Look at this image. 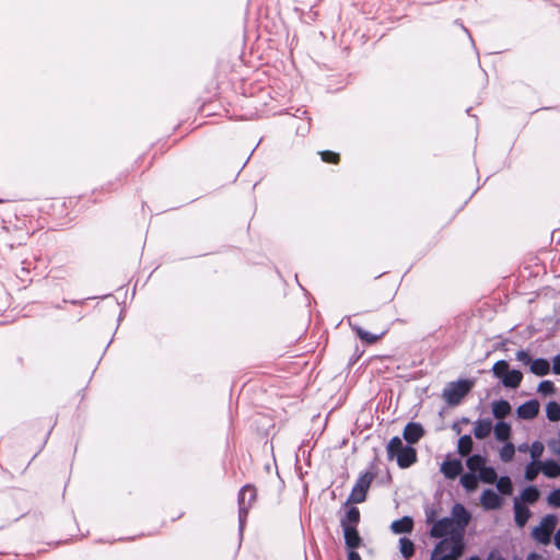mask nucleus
<instances>
[{
	"label": "nucleus",
	"mask_w": 560,
	"mask_h": 560,
	"mask_svg": "<svg viewBox=\"0 0 560 560\" xmlns=\"http://www.w3.org/2000/svg\"><path fill=\"white\" fill-rule=\"evenodd\" d=\"M399 550L406 559H409L413 556L415 545L410 539H408L406 537L400 538L399 539Z\"/></svg>",
	"instance_id": "26"
},
{
	"label": "nucleus",
	"mask_w": 560,
	"mask_h": 560,
	"mask_svg": "<svg viewBox=\"0 0 560 560\" xmlns=\"http://www.w3.org/2000/svg\"><path fill=\"white\" fill-rule=\"evenodd\" d=\"M478 480H480L479 476L477 477L475 474L471 472L464 474L460 477L462 486L469 492H472L478 488Z\"/></svg>",
	"instance_id": "23"
},
{
	"label": "nucleus",
	"mask_w": 560,
	"mask_h": 560,
	"mask_svg": "<svg viewBox=\"0 0 560 560\" xmlns=\"http://www.w3.org/2000/svg\"><path fill=\"white\" fill-rule=\"evenodd\" d=\"M480 503L486 510H497L501 508L503 500L497 492L488 489L482 492Z\"/></svg>",
	"instance_id": "9"
},
{
	"label": "nucleus",
	"mask_w": 560,
	"mask_h": 560,
	"mask_svg": "<svg viewBox=\"0 0 560 560\" xmlns=\"http://www.w3.org/2000/svg\"><path fill=\"white\" fill-rule=\"evenodd\" d=\"M550 364L546 359H536L530 362V372L538 376L547 375Z\"/></svg>",
	"instance_id": "22"
},
{
	"label": "nucleus",
	"mask_w": 560,
	"mask_h": 560,
	"mask_svg": "<svg viewBox=\"0 0 560 560\" xmlns=\"http://www.w3.org/2000/svg\"><path fill=\"white\" fill-rule=\"evenodd\" d=\"M527 450L529 451V447H528L527 444H522V445L518 446V451L520 452H526Z\"/></svg>",
	"instance_id": "43"
},
{
	"label": "nucleus",
	"mask_w": 560,
	"mask_h": 560,
	"mask_svg": "<svg viewBox=\"0 0 560 560\" xmlns=\"http://www.w3.org/2000/svg\"><path fill=\"white\" fill-rule=\"evenodd\" d=\"M424 434V430L419 423L410 422L408 423L402 432L404 439L410 443H417Z\"/></svg>",
	"instance_id": "11"
},
{
	"label": "nucleus",
	"mask_w": 560,
	"mask_h": 560,
	"mask_svg": "<svg viewBox=\"0 0 560 560\" xmlns=\"http://www.w3.org/2000/svg\"><path fill=\"white\" fill-rule=\"evenodd\" d=\"M522 500L527 503H535L539 498V491L536 487H528L524 489L521 495Z\"/></svg>",
	"instance_id": "28"
},
{
	"label": "nucleus",
	"mask_w": 560,
	"mask_h": 560,
	"mask_svg": "<svg viewBox=\"0 0 560 560\" xmlns=\"http://www.w3.org/2000/svg\"><path fill=\"white\" fill-rule=\"evenodd\" d=\"M464 552V541L441 540L434 548L431 560H458Z\"/></svg>",
	"instance_id": "2"
},
{
	"label": "nucleus",
	"mask_w": 560,
	"mask_h": 560,
	"mask_svg": "<svg viewBox=\"0 0 560 560\" xmlns=\"http://www.w3.org/2000/svg\"><path fill=\"white\" fill-rule=\"evenodd\" d=\"M516 359L518 361H521V362H523L525 364H529V365H530V362L533 361V360H530L529 354L526 351H523V350L516 352Z\"/></svg>",
	"instance_id": "38"
},
{
	"label": "nucleus",
	"mask_w": 560,
	"mask_h": 560,
	"mask_svg": "<svg viewBox=\"0 0 560 560\" xmlns=\"http://www.w3.org/2000/svg\"><path fill=\"white\" fill-rule=\"evenodd\" d=\"M555 390H556V388L551 381H542L538 385V393L544 396L552 395L555 393Z\"/></svg>",
	"instance_id": "34"
},
{
	"label": "nucleus",
	"mask_w": 560,
	"mask_h": 560,
	"mask_svg": "<svg viewBox=\"0 0 560 560\" xmlns=\"http://www.w3.org/2000/svg\"><path fill=\"white\" fill-rule=\"evenodd\" d=\"M462 470H463V465H462L460 460H458V459L445 460L441 465L442 474L448 479L456 478L457 476L460 475Z\"/></svg>",
	"instance_id": "14"
},
{
	"label": "nucleus",
	"mask_w": 560,
	"mask_h": 560,
	"mask_svg": "<svg viewBox=\"0 0 560 560\" xmlns=\"http://www.w3.org/2000/svg\"><path fill=\"white\" fill-rule=\"evenodd\" d=\"M547 502L551 506L560 508V489L550 492Z\"/></svg>",
	"instance_id": "36"
},
{
	"label": "nucleus",
	"mask_w": 560,
	"mask_h": 560,
	"mask_svg": "<svg viewBox=\"0 0 560 560\" xmlns=\"http://www.w3.org/2000/svg\"><path fill=\"white\" fill-rule=\"evenodd\" d=\"M360 520V512L357 508H351L348 512H347V516H346V520H343L341 522L342 523H347V524H350L352 526L355 527V524L359 522Z\"/></svg>",
	"instance_id": "33"
},
{
	"label": "nucleus",
	"mask_w": 560,
	"mask_h": 560,
	"mask_svg": "<svg viewBox=\"0 0 560 560\" xmlns=\"http://www.w3.org/2000/svg\"><path fill=\"white\" fill-rule=\"evenodd\" d=\"M539 404L536 400H529L521 405L516 412L521 419H533L538 415Z\"/></svg>",
	"instance_id": "15"
},
{
	"label": "nucleus",
	"mask_w": 560,
	"mask_h": 560,
	"mask_svg": "<svg viewBox=\"0 0 560 560\" xmlns=\"http://www.w3.org/2000/svg\"><path fill=\"white\" fill-rule=\"evenodd\" d=\"M555 545L558 549H560V528L558 529V532L555 535Z\"/></svg>",
	"instance_id": "42"
},
{
	"label": "nucleus",
	"mask_w": 560,
	"mask_h": 560,
	"mask_svg": "<svg viewBox=\"0 0 560 560\" xmlns=\"http://www.w3.org/2000/svg\"><path fill=\"white\" fill-rule=\"evenodd\" d=\"M255 500H256L255 488H253L250 486H245L241 490L240 497H238L241 517L246 515L248 508L253 504V502Z\"/></svg>",
	"instance_id": "8"
},
{
	"label": "nucleus",
	"mask_w": 560,
	"mask_h": 560,
	"mask_svg": "<svg viewBox=\"0 0 560 560\" xmlns=\"http://www.w3.org/2000/svg\"><path fill=\"white\" fill-rule=\"evenodd\" d=\"M486 464L487 459L481 455H472L466 460V466L471 474L478 472L479 479L485 483H494L497 472L492 467Z\"/></svg>",
	"instance_id": "4"
},
{
	"label": "nucleus",
	"mask_w": 560,
	"mask_h": 560,
	"mask_svg": "<svg viewBox=\"0 0 560 560\" xmlns=\"http://www.w3.org/2000/svg\"><path fill=\"white\" fill-rule=\"evenodd\" d=\"M413 528V521L409 516H404L400 520L394 521L390 529L395 534L410 533Z\"/></svg>",
	"instance_id": "17"
},
{
	"label": "nucleus",
	"mask_w": 560,
	"mask_h": 560,
	"mask_svg": "<svg viewBox=\"0 0 560 560\" xmlns=\"http://www.w3.org/2000/svg\"><path fill=\"white\" fill-rule=\"evenodd\" d=\"M322 159L326 163H338L339 154L331 151H323L320 152Z\"/></svg>",
	"instance_id": "37"
},
{
	"label": "nucleus",
	"mask_w": 560,
	"mask_h": 560,
	"mask_svg": "<svg viewBox=\"0 0 560 560\" xmlns=\"http://www.w3.org/2000/svg\"><path fill=\"white\" fill-rule=\"evenodd\" d=\"M453 521H456V524L465 532V527L468 525L470 521L469 512L462 504H455L452 510Z\"/></svg>",
	"instance_id": "13"
},
{
	"label": "nucleus",
	"mask_w": 560,
	"mask_h": 560,
	"mask_svg": "<svg viewBox=\"0 0 560 560\" xmlns=\"http://www.w3.org/2000/svg\"><path fill=\"white\" fill-rule=\"evenodd\" d=\"M497 481V488L502 494H511L513 491V486L511 479L509 477H501Z\"/></svg>",
	"instance_id": "30"
},
{
	"label": "nucleus",
	"mask_w": 560,
	"mask_h": 560,
	"mask_svg": "<svg viewBox=\"0 0 560 560\" xmlns=\"http://www.w3.org/2000/svg\"><path fill=\"white\" fill-rule=\"evenodd\" d=\"M487 560H505L499 552L492 551Z\"/></svg>",
	"instance_id": "40"
},
{
	"label": "nucleus",
	"mask_w": 560,
	"mask_h": 560,
	"mask_svg": "<svg viewBox=\"0 0 560 560\" xmlns=\"http://www.w3.org/2000/svg\"><path fill=\"white\" fill-rule=\"evenodd\" d=\"M359 337L363 340V341H366L369 343H373L375 341H377L380 339V336L378 335H374V334H371L369 331H365L363 330L362 328L360 327H357L355 328Z\"/></svg>",
	"instance_id": "35"
},
{
	"label": "nucleus",
	"mask_w": 560,
	"mask_h": 560,
	"mask_svg": "<svg viewBox=\"0 0 560 560\" xmlns=\"http://www.w3.org/2000/svg\"><path fill=\"white\" fill-rule=\"evenodd\" d=\"M405 446L402 445V441L400 440V438L398 436H395L393 438L388 445H387V454L389 456V458H394L396 457V455L400 452V450H402Z\"/></svg>",
	"instance_id": "27"
},
{
	"label": "nucleus",
	"mask_w": 560,
	"mask_h": 560,
	"mask_svg": "<svg viewBox=\"0 0 560 560\" xmlns=\"http://www.w3.org/2000/svg\"><path fill=\"white\" fill-rule=\"evenodd\" d=\"M537 558H538V556H536V555H530V556L528 557V560H537Z\"/></svg>",
	"instance_id": "44"
},
{
	"label": "nucleus",
	"mask_w": 560,
	"mask_h": 560,
	"mask_svg": "<svg viewBox=\"0 0 560 560\" xmlns=\"http://www.w3.org/2000/svg\"><path fill=\"white\" fill-rule=\"evenodd\" d=\"M515 454V447L511 442H504V445L499 450V457L502 462H511Z\"/></svg>",
	"instance_id": "25"
},
{
	"label": "nucleus",
	"mask_w": 560,
	"mask_h": 560,
	"mask_svg": "<svg viewBox=\"0 0 560 560\" xmlns=\"http://www.w3.org/2000/svg\"><path fill=\"white\" fill-rule=\"evenodd\" d=\"M491 431H492V423L490 420L481 419V420H477L474 423V435L479 440L487 438Z\"/></svg>",
	"instance_id": "18"
},
{
	"label": "nucleus",
	"mask_w": 560,
	"mask_h": 560,
	"mask_svg": "<svg viewBox=\"0 0 560 560\" xmlns=\"http://www.w3.org/2000/svg\"><path fill=\"white\" fill-rule=\"evenodd\" d=\"M546 413L550 421L560 420V405L556 401H550L546 407Z\"/></svg>",
	"instance_id": "29"
},
{
	"label": "nucleus",
	"mask_w": 560,
	"mask_h": 560,
	"mask_svg": "<svg viewBox=\"0 0 560 560\" xmlns=\"http://www.w3.org/2000/svg\"><path fill=\"white\" fill-rule=\"evenodd\" d=\"M539 471H541L540 463L532 462L529 465H527V467L525 469V478L528 481H533L537 477Z\"/></svg>",
	"instance_id": "31"
},
{
	"label": "nucleus",
	"mask_w": 560,
	"mask_h": 560,
	"mask_svg": "<svg viewBox=\"0 0 560 560\" xmlns=\"http://www.w3.org/2000/svg\"><path fill=\"white\" fill-rule=\"evenodd\" d=\"M472 439L470 435H463L459 438L457 443V452L462 456L468 455L472 450Z\"/></svg>",
	"instance_id": "24"
},
{
	"label": "nucleus",
	"mask_w": 560,
	"mask_h": 560,
	"mask_svg": "<svg viewBox=\"0 0 560 560\" xmlns=\"http://www.w3.org/2000/svg\"><path fill=\"white\" fill-rule=\"evenodd\" d=\"M348 560H362L359 553H357L354 550H350L348 553Z\"/></svg>",
	"instance_id": "41"
},
{
	"label": "nucleus",
	"mask_w": 560,
	"mask_h": 560,
	"mask_svg": "<svg viewBox=\"0 0 560 560\" xmlns=\"http://www.w3.org/2000/svg\"><path fill=\"white\" fill-rule=\"evenodd\" d=\"M469 560H481L479 557H470Z\"/></svg>",
	"instance_id": "45"
},
{
	"label": "nucleus",
	"mask_w": 560,
	"mask_h": 560,
	"mask_svg": "<svg viewBox=\"0 0 560 560\" xmlns=\"http://www.w3.org/2000/svg\"><path fill=\"white\" fill-rule=\"evenodd\" d=\"M397 464L401 468H407L411 466L417 460L416 450L411 446H405L400 452L396 455Z\"/></svg>",
	"instance_id": "12"
},
{
	"label": "nucleus",
	"mask_w": 560,
	"mask_h": 560,
	"mask_svg": "<svg viewBox=\"0 0 560 560\" xmlns=\"http://www.w3.org/2000/svg\"><path fill=\"white\" fill-rule=\"evenodd\" d=\"M541 472L548 478L560 476V465L556 460H546L540 463Z\"/></svg>",
	"instance_id": "21"
},
{
	"label": "nucleus",
	"mask_w": 560,
	"mask_h": 560,
	"mask_svg": "<svg viewBox=\"0 0 560 560\" xmlns=\"http://www.w3.org/2000/svg\"><path fill=\"white\" fill-rule=\"evenodd\" d=\"M557 526V517L555 515L545 516L539 525L533 528V537L536 541L542 545L550 542L552 532Z\"/></svg>",
	"instance_id": "6"
},
{
	"label": "nucleus",
	"mask_w": 560,
	"mask_h": 560,
	"mask_svg": "<svg viewBox=\"0 0 560 560\" xmlns=\"http://www.w3.org/2000/svg\"><path fill=\"white\" fill-rule=\"evenodd\" d=\"M491 409H492V415L497 419H504L512 411V407H511L510 402L506 400H503V399L493 401L491 404Z\"/></svg>",
	"instance_id": "16"
},
{
	"label": "nucleus",
	"mask_w": 560,
	"mask_h": 560,
	"mask_svg": "<svg viewBox=\"0 0 560 560\" xmlns=\"http://www.w3.org/2000/svg\"><path fill=\"white\" fill-rule=\"evenodd\" d=\"M492 372L505 387L516 388L523 380V374L517 370H510L509 363L504 360L495 362Z\"/></svg>",
	"instance_id": "3"
},
{
	"label": "nucleus",
	"mask_w": 560,
	"mask_h": 560,
	"mask_svg": "<svg viewBox=\"0 0 560 560\" xmlns=\"http://www.w3.org/2000/svg\"><path fill=\"white\" fill-rule=\"evenodd\" d=\"M494 436L500 442H508L511 438L512 428L509 423L504 421H499L494 427H492Z\"/></svg>",
	"instance_id": "19"
},
{
	"label": "nucleus",
	"mask_w": 560,
	"mask_h": 560,
	"mask_svg": "<svg viewBox=\"0 0 560 560\" xmlns=\"http://www.w3.org/2000/svg\"><path fill=\"white\" fill-rule=\"evenodd\" d=\"M515 522L520 527H523L530 516L529 510L521 504L517 499L514 502Z\"/></svg>",
	"instance_id": "20"
},
{
	"label": "nucleus",
	"mask_w": 560,
	"mask_h": 560,
	"mask_svg": "<svg viewBox=\"0 0 560 560\" xmlns=\"http://www.w3.org/2000/svg\"><path fill=\"white\" fill-rule=\"evenodd\" d=\"M544 444L539 441L534 442L529 447V454L533 459V462H537V459L542 455L544 453Z\"/></svg>",
	"instance_id": "32"
},
{
	"label": "nucleus",
	"mask_w": 560,
	"mask_h": 560,
	"mask_svg": "<svg viewBox=\"0 0 560 560\" xmlns=\"http://www.w3.org/2000/svg\"><path fill=\"white\" fill-rule=\"evenodd\" d=\"M474 386L472 381L464 380L448 384L443 390V397L450 405H456Z\"/></svg>",
	"instance_id": "5"
},
{
	"label": "nucleus",
	"mask_w": 560,
	"mask_h": 560,
	"mask_svg": "<svg viewBox=\"0 0 560 560\" xmlns=\"http://www.w3.org/2000/svg\"><path fill=\"white\" fill-rule=\"evenodd\" d=\"M453 429H454L457 433H459V429H458L456 425H454V427H453Z\"/></svg>",
	"instance_id": "46"
},
{
	"label": "nucleus",
	"mask_w": 560,
	"mask_h": 560,
	"mask_svg": "<svg viewBox=\"0 0 560 560\" xmlns=\"http://www.w3.org/2000/svg\"><path fill=\"white\" fill-rule=\"evenodd\" d=\"M552 370L556 374H560V355H557L553 359Z\"/></svg>",
	"instance_id": "39"
},
{
	"label": "nucleus",
	"mask_w": 560,
	"mask_h": 560,
	"mask_svg": "<svg viewBox=\"0 0 560 560\" xmlns=\"http://www.w3.org/2000/svg\"><path fill=\"white\" fill-rule=\"evenodd\" d=\"M430 534L435 538L444 537L448 541H463L464 537V530L451 517H445L434 523Z\"/></svg>",
	"instance_id": "1"
},
{
	"label": "nucleus",
	"mask_w": 560,
	"mask_h": 560,
	"mask_svg": "<svg viewBox=\"0 0 560 560\" xmlns=\"http://www.w3.org/2000/svg\"><path fill=\"white\" fill-rule=\"evenodd\" d=\"M371 481L372 475L364 474L363 476H361L351 491L349 501L353 503L363 502L365 500L366 492L370 488Z\"/></svg>",
	"instance_id": "7"
},
{
	"label": "nucleus",
	"mask_w": 560,
	"mask_h": 560,
	"mask_svg": "<svg viewBox=\"0 0 560 560\" xmlns=\"http://www.w3.org/2000/svg\"><path fill=\"white\" fill-rule=\"evenodd\" d=\"M343 536L346 545L350 550L358 548L361 544V537L357 528L350 524L342 523Z\"/></svg>",
	"instance_id": "10"
}]
</instances>
